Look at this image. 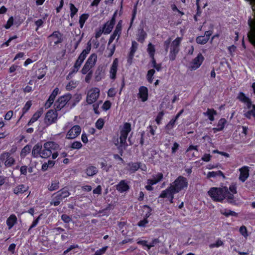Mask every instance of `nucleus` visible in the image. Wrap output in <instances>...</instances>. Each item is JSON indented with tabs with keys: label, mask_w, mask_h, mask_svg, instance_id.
<instances>
[{
	"label": "nucleus",
	"mask_w": 255,
	"mask_h": 255,
	"mask_svg": "<svg viewBox=\"0 0 255 255\" xmlns=\"http://www.w3.org/2000/svg\"><path fill=\"white\" fill-rule=\"evenodd\" d=\"M42 150V147L39 144H35L32 150V155L34 157H41V154Z\"/></svg>",
	"instance_id": "22"
},
{
	"label": "nucleus",
	"mask_w": 255,
	"mask_h": 255,
	"mask_svg": "<svg viewBox=\"0 0 255 255\" xmlns=\"http://www.w3.org/2000/svg\"><path fill=\"white\" fill-rule=\"evenodd\" d=\"M221 213L227 217H228L229 216H237V213H236L234 211L227 210V209H223L221 210Z\"/></svg>",
	"instance_id": "41"
},
{
	"label": "nucleus",
	"mask_w": 255,
	"mask_h": 255,
	"mask_svg": "<svg viewBox=\"0 0 255 255\" xmlns=\"http://www.w3.org/2000/svg\"><path fill=\"white\" fill-rule=\"evenodd\" d=\"M71 98L70 94H66L60 97L54 104V107L56 110H60L67 103Z\"/></svg>",
	"instance_id": "10"
},
{
	"label": "nucleus",
	"mask_w": 255,
	"mask_h": 255,
	"mask_svg": "<svg viewBox=\"0 0 255 255\" xmlns=\"http://www.w3.org/2000/svg\"><path fill=\"white\" fill-rule=\"evenodd\" d=\"M41 216V215H39L34 221H33L31 225L30 226L29 229H28V232L31 229H32L33 228H34L37 226V225L38 224V223L40 219Z\"/></svg>",
	"instance_id": "61"
},
{
	"label": "nucleus",
	"mask_w": 255,
	"mask_h": 255,
	"mask_svg": "<svg viewBox=\"0 0 255 255\" xmlns=\"http://www.w3.org/2000/svg\"><path fill=\"white\" fill-rule=\"evenodd\" d=\"M107 248H108V247L106 246V247L102 248V249H100L97 250L95 252L94 255H103L105 253L106 251H107Z\"/></svg>",
	"instance_id": "59"
},
{
	"label": "nucleus",
	"mask_w": 255,
	"mask_h": 255,
	"mask_svg": "<svg viewBox=\"0 0 255 255\" xmlns=\"http://www.w3.org/2000/svg\"><path fill=\"white\" fill-rule=\"evenodd\" d=\"M230 190V192L232 193L233 194L237 193V186L235 183H232L230 186L229 189Z\"/></svg>",
	"instance_id": "60"
},
{
	"label": "nucleus",
	"mask_w": 255,
	"mask_h": 255,
	"mask_svg": "<svg viewBox=\"0 0 255 255\" xmlns=\"http://www.w3.org/2000/svg\"><path fill=\"white\" fill-rule=\"evenodd\" d=\"M241 102L244 103L246 105V108L247 109H250L251 108L252 102L251 99L246 96V95L243 92H240L237 97Z\"/></svg>",
	"instance_id": "17"
},
{
	"label": "nucleus",
	"mask_w": 255,
	"mask_h": 255,
	"mask_svg": "<svg viewBox=\"0 0 255 255\" xmlns=\"http://www.w3.org/2000/svg\"><path fill=\"white\" fill-rule=\"evenodd\" d=\"M98 171L96 167L92 165H89L85 170V173L88 176H93L98 173Z\"/></svg>",
	"instance_id": "27"
},
{
	"label": "nucleus",
	"mask_w": 255,
	"mask_h": 255,
	"mask_svg": "<svg viewBox=\"0 0 255 255\" xmlns=\"http://www.w3.org/2000/svg\"><path fill=\"white\" fill-rule=\"evenodd\" d=\"M143 208L144 210H146L144 217L147 219L151 215V212L152 210L149 206L147 205L143 206Z\"/></svg>",
	"instance_id": "58"
},
{
	"label": "nucleus",
	"mask_w": 255,
	"mask_h": 255,
	"mask_svg": "<svg viewBox=\"0 0 255 255\" xmlns=\"http://www.w3.org/2000/svg\"><path fill=\"white\" fill-rule=\"evenodd\" d=\"M138 97L142 102H145L148 99V89L146 87L141 86L139 88Z\"/></svg>",
	"instance_id": "20"
},
{
	"label": "nucleus",
	"mask_w": 255,
	"mask_h": 255,
	"mask_svg": "<svg viewBox=\"0 0 255 255\" xmlns=\"http://www.w3.org/2000/svg\"><path fill=\"white\" fill-rule=\"evenodd\" d=\"M206 176H207V178H212V177L213 178H215V177H216L217 176H222L223 177V178H225V176L224 174L220 170H218V171H210V172H208L207 173Z\"/></svg>",
	"instance_id": "33"
},
{
	"label": "nucleus",
	"mask_w": 255,
	"mask_h": 255,
	"mask_svg": "<svg viewBox=\"0 0 255 255\" xmlns=\"http://www.w3.org/2000/svg\"><path fill=\"white\" fill-rule=\"evenodd\" d=\"M77 86L76 82L71 81L69 82L66 86V88L67 90H71L73 88H75Z\"/></svg>",
	"instance_id": "53"
},
{
	"label": "nucleus",
	"mask_w": 255,
	"mask_h": 255,
	"mask_svg": "<svg viewBox=\"0 0 255 255\" xmlns=\"http://www.w3.org/2000/svg\"><path fill=\"white\" fill-rule=\"evenodd\" d=\"M119 60L116 58L114 60L110 68L109 77L111 79L114 80L116 78V75L118 71Z\"/></svg>",
	"instance_id": "13"
},
{
	"label": "nucleus",
	"mask_w": 255,
	"mask_h": 255,
	"mask_svg": "<svg viewBox=\"0 0 255 255\" xmlns=\"http://www.w3.org/2000/svg\"><path fill=\"white\" fill-rule=\"evenodd\" d=\"M140 167L139 162H130L128 164V170L130 173H134Z\"/></svg>",
	"instance_id": "30"
},
{
	"label": "nucleus",
	"mask_w": 255,
	"mask_h": 255,
	"mask_svg": "<svg viewBox=\"0 0 255 255\" xmlns=\"http://www.w3.org/2000/svg\"><path fill=\"white\" fill-rule=\"evenodd\" d=\"M92 68L87 65L86 63H85L84 66L83 67L82 69H81V73L83 75H85L87 74L89 71H92L91 70Z\"/></svg>",
	"instance_id": "52"
},
{
	"label": "nucleus",
	"mask_w": 255,
	"mask_h": 255,
	"mask_svg": "<svg viewBox=\"0 0 255 255\" xmlns=\"http://www.w3.org/2000/svg\"><path fill=\"white\" fill-rule=\"evenodd\" d=\"M147 51L150 58H153L154 56L155 52V48L154 45L149 43L147 45Z\"/></svg>",
	"instance_id": "38"
},
{
	"label": "nucleus",
	"mask_w": 255,
	"mask_h": 255,
	"mask_svg": "<svg viewBox=\"0 0 255 255\" xmlns=\"http://www.w3.org/2000/svg\"><path fill=\"white\" fill-rule=\"evenodd\" d=\"M248 110V111L244 110V116L249 119H251L252 117L255 119V105L252 104L251 108Z\"/></svg>",
	"instance_id": "26"
},
{
	"label": "nucleus",
	"mask_w": 255,
	"mask_h": 255,
	"mask_svg": "<svg viewBox=\"0 0 255 255\" xmlns=\"http://www.w3.org/2000/svg\"><path fill=\"white\" fill-rule=\"evenodd\" d=\"M164 114L163 112H160L158 114V115L156 118V119H155V121L158 125L160 124L161 121L163 118Z\"/></svg>",
	"instance_id": "55"
},
{
	"label": "nucleus",
	"mask_w": 255,
	"mask_h": 255,
	"mask_svg": "<svg viewBox=\"0 0 255 255\" xmlns=\"http://www.w3.org/2000/svg\"><path fill=\"white\" fill-rule=\"evenodd\" d=\"M100 90L98 88H92L88 90L86 97V102L88 104L94 103L99 98Z\"/></svg>",
	"instance_id": "8"
},
{
	"label": "nucleus",
	"mask_w": 255,
	"mask_h": 255,
	"mask_svg": "<svg viewBox=\"0 0 255 255\" xmlns=\"http://www.w3.org/2000/svg\"><path fill=\"white\" fill-rule=\"evenodd\" d=\"M104 120L102 119H99L96 123V127L98 129H101L104 125Z\"/></svg>",
	"instance_id": "49"
},
{
	"label": "nucleus",
	"mask_w": 255,
	"mask_h": 255,
	"mask_svg": "<svg viewBox=\"0 0 255 255\" xmlns=\"http://www.w3.org/2000/svg\"><path fill=\"white\" fill-rule=\"evenodd\" d=\"M86 76L85 77V81L87 83H89L90 82V80L92 77V75H93V72L92 71H89V72H88L87 74H86Z\"/></svg>",
	"instance_id": "63"
},
{
	"label": "nucleus",
	"mask_w": 255,
	"mask_h": 255,
	"mask_svg": "<svg viewBox=\"0 0 255 255\" xmlns=\"http://www.w3.org/2000/svg\"><path fill=\"white\" fill-rule=\"evenodd\" d=\"M31 150V147L28 145H25L21 150L20 155L24 157L28 154Z\"/></svg>",
	"instance_id": "43"
},
{
	"label": "nucleus",
	"mask_w": 255,
	"mask_h": 255,
	"mask_svg": "<svg viewBox=\"0 0 255 255\" xmlns=\"http://www.w3.org/2000/svg\"><path fill=\"white\" fill-rule=\"evenodd\" d=\"M138 44L135 41H132L131 47L128 57V61L131 60L134 56V53L137 50Z\"/></svg>",
	"instance_id": "29"
},
{
	"label": "nucleus",
	"mask_w": 255,
	"mask_h": 255,
	"mask_svg": "<svg viewBox=\"0 0 255 255\" xmlns=\"http://www.w3.org/2000/svg\"><path fill=\"white\" fill-rule=\"evenodd\" d=\"M115 24V14L112 17L111 19L108 21L103 27V32L105 34H109L112 30Z\"/></svg>",
	"instance_id": "14"
},
{
	"label": "nucleus",
	"mask_w": 255,
	"mask_h": 255,
	"mask_svg": "<svg viewBox=\"0 0 255 255\" xmlns=\"http://www.w3.org/2000/svg\"><path fill=\"white\" fill-rule=\"evenodd\" d=\"M111 106V103L109 101H106L104 102V104L103 105L102 108L104 110L107 111L109 110Z\"/></svg>",
	"instance_id": "64"
},
{
	"label": "nucleus",
	"mask_w": 255,
	"mask_h": 255,
	"mask_svg": "<svg viewBox=\"0 0 255 255\" xmlns=\"http://www.w3.org/2000/svg\"><path fill=\"white\" fill-rule=\"evenodd\" d=\"M50 44L54 43V45H55L62 42V35L61 33L57 31H55L52 33L48 37Z\"/></svg>",
	"instance_id": "15"
},
{
	"label": "nucleus",
	"mask_w": 255,
	"mask_h": 255,
	"mask_svg": "<svg viewBox=\"0 0 255 255\" xmlns=\"http://www.w3.org/2000/svg\"><path fill=\"white\" fill-rule=\"evenodd\" d=\"M89 14H82L79 18V24H80V27L81 28H82L84 24L86 21V20L88 18Z\"/></svg>",
	"instance_id": "40"
},
{
	"label": "nucleus",
	"mask_w": 255,
	"mask_h": 255,
	"mask_svg": "<svg viewBox=\"0 0 255 255\" xmlns=\"http://www.w3.org/2000/svg\"><path fill=\"white\" fill-rule=\"evenodd\" d=\"M188 183L187 179L182 176H179L170 184L177 193L182 190L186 189L188 187Z\"/></svg>",
	"instance_id": "5"
},
{
	"label": "nucleus",
	"mask_w": 255,
	"mask_h": 255,
	"mask_svg": "<svg viewBox=\"0 0 255 255\" xmlns=\"http://www.w3.org/2000/svg\"><path fill=\"white\" fill-rule=\"evenodd\" d=\"M131 131V125L126 123L120 127V144L121 146L126 147L127 146V138L129 132Z\"/></svg>",
	"instance_id": "4"
},
{
	"label": "nucleus",
	"mask_w": 255,
	"mask_h": 255,
	"mask_svg": "<svg viewBox=\"0 0 255 255\" xmlns=\"http://www.w3.org/2000/svg\"><path fill=\"white\" fill-rule=\"evenodd\" d=\"M59 187V182L58 180H53L51 183L48 186V189L50 191H53L58 189Z\"/></svg>",
	"instance_id": "36"
},
{
	"label": "nucleus",
	"mask_w": 255,
	"mask_h": 255,
	"mask_svg": "<svg viewBox=\"0 0 255 255\" xmlns=\"http://www.w3.org/2000/svg\"><path fill=\"white\" fill-rule=\"evenodd\" d=\"M0 160L4 163V165L7 167H11L15 163V159L11 155V153L5 152L1 154L0 155Z\"/></svg>",
	"instance_id": "9"
},
{
	"label": "nucleus",
	"mask_w": 255,
	"mask_h": 255,
	"mask_svg": "<svg viewBox=\"0 0 255 255\" xmlns=\"http://www.w3.org/2000/svg\"><path fill=\"white\" fill-rule=\"evenodd\" d=\"M146 37V33L143 29H141L138 32L137 40L141 43H143Z\"/></svg>",
	"instance_id": "42"
},
{
	"label": "nucleus",
	"mask_w": 255,
	"mask_h": 255,
	"mask_svg": "<svg viewBox=\"0 0 255 255\" xmlns=\"http://www.w3.org/2000/svg\"><path fill=\"white\" fill-rule=\"evenodd\" d=\"M148 222L147 219L144 217L143 220L138 223L137 225L140 227H145Z\"/></svg>",
	"instance_id": "56"
},
{
	"label": "nucleus",
	"mask_w": 255,
	"mask_h": 255,
	"mask_svg": "<svg viewBox=\"0 0 255 255\" xmlns=\"http://www.w3.org/2000/svg\"><path fill=\"white\" fill-rule=\"evenodd\" d=\"M117 91L115 88H110L107 93L108 96L110 97H114L116 94Z\"/></svg>",
	"instance_id": "62"
},
{
	"label": "nucleus",
	"mask_w": 255,
	"mask_h": 255,
	"mask_svg": "<svg viewBox=\"0 0 255 255\" xmlns=\"http://www.w3.org/2000/svg\"><path fill=\"white\" fill-rule=\"evenodd\" d=\"M176 120L174 119H172L168 124L166 125V128L167 129H172L175 126Z\"/></svg>",
	"instance_id": "57"
},
{
	"label": "nucleus",
	"mask_w": 255,
	"mask_h": 255,
	"mask_svg": "<svg viewBox=\"0 0 255 255\" xmlns=\"http://www.w3.org/2000/svg\"><path fill=\"white\" fill-rule=\"evenodd\" d=\"M63 130L66 132L65 138L73 139L80 135L81 128L78 125H73L71 122H67L63 127Z\"/></svg>",
	"instance_id": "2"
},
{
	"label": "nucleus",
	"mask_w": 255,
	"mask_h": 255,
	"mask_svg": "<svg viewBox=\"0 0 255 255\" xmlns=\"http://www.w3.org/2000/svg\"><path fill=\"white\" fill-rule=\"evenodd\" d=\"M249 24L251 30L249 32L248 37L251 41L255 42V24L252 20L249 21Z\"/></svg>",
	"instance_id": "23"
},
{
	"label": "nucleus",
	"mask_w": 255,
	"mask_h": 255,
	"mask_svg": "<svg viewBox=\"0 0 255 255\" xmlns=\"http://www.w3.org/2000/svg\"><path fill=\"white\" fill-rule=\"evenodd\" d=\"M97 60V56L93 53L90 56L85 63L92 68L95 65Z\"/></svg>",
	"instance_id": "28"
},
{
	"label": "nucleus",
	"mask_w": 255,
	"mask_h": 255,
	"mask_svg": "<svg viewBox=\"0 0 255 255\" xmlns=\"http://www.w3.org/2000/svg\"><path fill=\"white\" fill-rule=\"evenodd\" d=\"M122 29V21L120 20L116 26V28L114 31L115 34L118 35L117 41H118L120 37Z\"/></svg>",
	"instance_id": "37"
},
{
	"label": "nucleus",
	"mask_w": 255,
	"mask_h": 255,
	"mask_svg": "<svg viewBox=\"0 0 255 255\" xmlns=\"http://www.w3.org/2000/svg\"><path fill=\"white\" fill-rule=\"evenodd\" d=\"M217 114V112L213 109H208L207 111L204 113V115L207 116L211 121L214 120V116Z\"/></svg>",
	"instance_id": "34"
},
{
	"label": "nucleus",
	"mask_w": 255,
	"mask_h": 255,
	"mask_svg": "<svg viewBox=\"0 0 255 255\" xmlns=\"http://www.w3.org/2000/svg\"><path fill=\"white\" fill-rule=\"evenodd\" d=\"M116 189L120 193L127 192L129 189V182L126 180H122L117 185Z\"/></svg>",
	"instance_id": "19"
},
{
	"label": "nucleus",
	"mask_w": 255,
	"mask_h": 255,
	"mask_svg": "<svg viewBox=\"0 0 255 255\" xmlns=\"http://www.w3.org/2000/svg\"><path fill=\"white\" fill-rule=\"evenodd\" d=\"M239 171L240 174L239 179L242 182H244L249 176V167L247 166H244L240 168Z\"/></svg>",
	"instance_id": "18"
},
{
	"label": "nucleus",
	"mask_w": 255,
	"mask_h": 255,
	"mask_svg": "<svg viewBox=\"0 0 255 255\" xmlns=\"http://www.w3.org/2000/svg\"><path fill=\"white\" fill-rule=\"evenodd\" d=\"M163 177V174L161 173H158L152 176L151 179H148V182L151 184H156L160 182Z\"/></svg>",
	"instance_id": "24"
},
{
	"label": "nucleus",
	"mask_w": 255,
	"mask_h": 255,
	"mask_svg": "<svg viewBox=\"0 0 255 255\" xmlns=\"http://www.w3.org/2000/svg\"><path fill=\"white\" fill-rule=\"evenodd\" d=\"M91 50V44H89L88 46L87 47L86 49L83 50L79 56L78 59L81 61L83 62L84 60L85 59L87 55L90 52Z\"/></svg>",
	"instance_id": "35"
},
{
	"label": "nucleus",
	"mask_w": 255,
	"mask_h": 255,
	"mask_svg": "<svg viewBox=\"0 0 255 255\" xmlns=\"http://www.w3.org/2000/svg\"><path fill=\"white\" fill-rule=\"evenodd\" d=\"M17 219L14 214H11L7 219L6 221L8 229L10 230L17 223Z\"/></svg>",
	"instance_id": "21"
},
{
	"label": "nucleus",
	"mask_w": 255,
	"mask_h": 255,
	"mask_svg": "<svg viewBox=\"0 0 255 255\" xmlns=\"http://www.w3.org/2000/svg\"><path fill=\"white\" fill-rule=\"evenodd\" d=\"M82 144L80 141H74L73 142L71 146V147L73 149H80L82 147Z\"/></svg>",
	"instance_id": "54"
},
{
	"label": "nucleus",
	"mask_w": 255,
	"mask_h": 255,
	"mask_svg": "<svg viewBox=\"0 0 255 255\" xmlns=\"http://www.w3.org/2000/svg\"><path fill=\"white\" fill-rule=\"evenodd\" d=\"M70 193L67 189H62L53 194V198L51 202V204L55 206L59 205L60 202L65 198L68 197Z\"/></svg>",
	"instance_id": "6"
},
{
	"label": "nucleus",
	"mask_w": 255,
	"mask_h": 255,
	"mask_svg": "<svg viewBox=\"0 0 255 255\" xmlns=\"http://www.w3.org/2000/svg\"><path fill=\"white\" fill-rule=\"evenodd\" d=\"M239 232L244 237L247 238L248 237V234L247 228L245 226H242L240 227Z\"/></svg>",
	"instance_id": "48"
},
{
	"label": "nucleus",
	"mask_w": 255,
	"mask_h": 255,
	"mask_svg": "<svg viewBox=\"0 0 255 255\" xmlns=\"http://www.w3.org/2000/svg\"><path fill=\"white\" fill-rule=\"evenodd\" d=\"M55 98L50 95L48 99L45 104V108L48 109L50 107L51 105L53 103Z\"/></svg>",
	"instance_id": "51"
},
{
	"label": "nucleus",
	"mask_w": 255,
	"mask_h": 255,
	"mask_svg": "<svg viewBox=\"0 0 255 255\" xmlns=\"http://www.w3.org/2000/svg\"><path fill=\"white\" fill-rule=\"evenodd\" d=\"M223 245V242L220 239H218L215 243L211 244L209 245L210 248H219Z\"/></svg>",
	"instance_id": "45"
},
{
	"label": "nucleus",
	"mask_w": 255,
	"mask_h": 255,
	"mask_svg": "<svg viewBox=\"0 0 255 255\" xmlns=\"http://www.w3.org/2000/svg\"><path fill=\"white\" fill-rule=\"evenodd\" d=\"M227 192H225L223 194V196L225 197V199H226L227 202L230 203H233L235 202L234 200V194L230 192L228 188L226 187Z\"/></svg>",
	"instance_id": "32"
},
{
	"label": "nucleus",
	"mask_w": 255,
	"mask_h": 255,
	"mask_svg": "<svg viewBox=\"0 0 255 255\" xmlns=\"http://www.w3.org/2000/svg\"><path fill=\"white\" fill-rule=\"evenodd\" d=\"M155 73V70L154 69L149 70L147 74V79L148 81L151 83L153 81V76Z\"/></svg>",
	"instance_id": "46"
},
{
	"label": "nucleus",
	"mask_w": 255,
	"mask_h": 255,
	"mask_svg": "<svg viewBox=\"0 0 255 255\" xmlns=\"http://www.w3.org/2000/svg\"><path fill=\"white\" fill-rule=\"evenodd\" d=\"M226 191V187H212L208 191V194L214 201L222 202L225 199L223 194Z\"/></svg>",
	"instance_id": "3"
},
{
	"label": "nucleus",
	"mask_w": 255,
	"mask_h": 255,
	"mask_svg": "<svg viewBox=\"0 0 255 255\" xmlns=\"http://www.w3.org/2000/svg\"><path fill=\"white\" fill-rule=\"evenodd\" d=\"M41 113L40 112H37L34 114L32 117L28 122L27 125L28 126L31 125L33 123L36 122L41 116Z\"/></svg>",
	"instance_id": "39"
},
{
	"label": "nucleus",
	"mask_w": 255,
	"mask_h": 255,
	"mask_svg": "<svg viewBox=\"0 0 255 255\" xmlns=\"http://www.w3.org/2000/svg\"><path fill=\"white\" fill-rule=\"evenodd\" d=\"M70 16L72 18L74 17L75 14L77 12L78 9L72 3L70 4Z\"/></svg>",
	"instance_id": "50"
},
{
	"label": "nucleus",
	"mask_w": 255,
	"mask_h": 255,
	"mask_svg": "<svg viewBox=\"0 0 255 255\" xmlns=\"http://www.w3.org/2000/svg\"><path fill=\"white\" fill-rule=\"evenodd\" d=\"M28 187L24 184H19L13 189V193L15 194L18 195L22 194L27 191Z\"/></svg>",
	"instance_id": "25"
},
{
	"label": "nucleus",
	"mask_w": 255,
	"mask_h": 255,
	"mask_svg": "<svg viewBox=\"0 0 255 255\" xmlns=\"http://www.w3.org/2000/svg\"><path fill=\"white\" fill-rule=\"evenodd\" d=\"M58 114L56 111H48L45 115V123L47 125L55 123L57 120Z\"/></svg>",
	"instance_id": "11"
},
{
	"label": "nucleus",
	"mask_w": 255,
	"mask_h": 255,
	"mask_svg": "<svg viewBox=\"0 0 255 255\" xmlns=\"http://www.w3.org/2000/svg\"><path fill=\"white\" fill-rule=\"evenodd\" d=\"M42 147L41 158H46L52 155V159H54L58 156L57 150L59 149V145L54 141H47L45 142Z\"/></svg>",
	"instance_id": "1"
},
{
	"label": "nucleus",
	"mask_w": 255,
	"mask_h": 255,
	"mask_svg": "<svg viewBox=\"0 0 255 255\" xmlns=\"http://www.w3.org/2000/svg\"><path fill=\"white\" fill-rule=\"evenodd\" d=\"M182 38L181 37L176 38L172 41L171 44V47L169 55V59L170 60H174L176 58L177 54L179 51V45L181 42Z\"/></svg>",
	"instance_id": "7"
},
{
	"label": "nucleus",
	"mask_w": 255,
	"mask_h": 255,
	"mask_svg": "<svg viewBox=\"0 0 255 255\" xmlns=\"http://www.w3.org/2000/svg\"><path fill=\"white\" fill-rule=\"evenodd\" d=\"M226 122L227 121L225 119H221L218 122L217 127L214 128H213L214 132L215 133L217 132V131H219L223 130L225 127V125L226 124Z\"/></svg>",
	"instance_id": "31"
},
{
	"label": "nucleus",
	"mask_w": 255,
	"mask_h": 255,
	"mask_svg": "<svg viewBox=\"0 0 255 255\" xmlns=\"http://www.w3.org/2000/svg\"><path fill=\"white\" fill-rule=\"evenodd\" d=\"M209 40L208 37L204 36H200L196 38V42L198 44H204L207 43Z\"/></svg>",
	"instance_id": "44"
},
{
	"label": "nucleus",
	"mask_w": 255,
	"mask_h": 255,
	"mask_svg": "<svg viewBox=\"0 0 255 255\" xmlns=\"http://www.w3.org/2000/svg\"><path fill=\"white\" fill-rule=\"evenodd\" d=\"M32 105V103L31 101H27L25 104L24 107L22 108V116H23L30 109Z\"/></svg>",
	"instance_id": "47"
},
{
	"label": "nucleus",
	"mask_w": 255,
	"mask_h": 255,
	"mask_svg": "<svg viewBox=\"0 0 255 255\" xmlns=\"http://www.w3.org/2000/svg\"><path fill=\"white\" fill-rule=\"evenodd\" d=\"M204 57L201 53H199L197 56L195 58L191 63L190 67L192 70L198 68L202 64Z\"/></svg>",
	"instance_id": "16"
},
{
	"label": "nucleus",
	"mask_w": 255,
	"mask_h": 255,
	"mask_svg": "<svg viewBox=\"0 0 255 255\" xmlns=\"http://www.w3.org/2000/svg\"><path fill=\"white\" fill-rule=\"evenodd\" d=\"M175 193H177L175 192V191H174V189L172 188V186L170 185L168 188L162 191L159 197L161 198H168L169 199L170 203H173L174 194Z\"/></svg>",
	"instance_id": "12"
}]
</instances>
